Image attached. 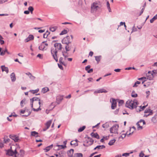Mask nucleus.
<instances>
[{
    "label": "nucleus",
    "instance_id": "f257e3e1",
    "mask_svg": "<svg viewBox=\"0 0 157 157\" xmlns=\"http://www.w3.org/2000/svg\"><path fill=\"white\" fill-rule=\"evenodd\" d=\"M54 46L55 48H51V53L52 56L56 62L58 61L57 57V53L58 50H61L62 48V46L61 43H56L54 44Z\"/></svg>",
    "mask_w": 157,
    "mask_h": 157
},
{
    "label": "nucleus",
    "instance_id": "f03ea898",
    "mask_svg": "<svg viewBox=\"0 0 157 157\" xmlns=\"http://www.w3.org/2000/svg\"><path fill=\"white\" fill-rule=\"evenodd\" d=\"M138 104V102L136 100H135L132 101L129 99L126 101V106L130 109H132L136 108Z\"/></svg>",
    "mask_w": 157,
    "mask_h": 157
},
{
    "label": "nucleus",
    "instance_id": "7ed1b4c3",
    "mask_svg": "<svg viewBox=\"0 0 157 157\" xmlns=\"http://www.w3.org/2000/svg\"><path fill=\"white\" fill-rule=\"evenodd\" d=\"M99 5V3L97 2H95L92 3L91 7V12H94L99 9L100 8Z\"/></svg>",
    "mask_w": 157,
    "mask_h": 157
},
{
    "label": "nucleus",
    "instance_id": "20e7f679",
    "mask_svg": "<svg viewBox=\"0 0 157 157\" xmlns=\"http://www.w3.org/2000/svg\"><path fill=\"white\" fill-rule=\"evenodd\" d=\"M119 126L118 125H114L110 129L111 133H117L118 132Z\"/></svg>",
    "mask_w": 157,
    "mask_h": 157
},
{
    "label": "nucleus",
    "instance_id": "39448f33",
    "mask_svg": "<svg viewBox=\"0 0 157 157\" xmlns=\"http://www.w3.org/2000/svg\"><path fill=\"white\" fill-rule=\"evenodd\" d=\"M45 42V41L43 42L40 46H39V50L44 51L46 50L47 49V47L48 46V44L47 43L44 44Z\"/></svg>",
    "mask_w": 157,
    "mask_h": 157
},
{
    "label": "nucleus",
    "instance_id": "423d86ee",
    "mask_svg": "<svg viewBox=\"0 0 157 157\" xmlns=\"http://www.w3.org/2000/svg\"><path fill=\"white\" fill-rule=\"evenodd\" d=\"M94 141V140L92 139L86 140L85 142V143L83 144V145L86 147H88L92 144Z\"/></svg>",
    "mask_w": 157,
    "mask_h": 157
},
{
    "label": "nucleus",
    "instance_id": "0eeeda50",
    "mask_svg": "<svg viewBox=\"0 0 157 157\" xmlns=\"http://www.w3.org/2000/svg\"><path fill=\"white\" fill-rule=\"evenodd\" d=\"M142 123V125L145 124V122L144 120H141L139 122L136 123V125L138 129H142L143 127L142 126L140 125V123Z\"/></svg>",
    "mask_w": 157,
    "mask_h": 157
},
{
    "label": "nucleus",
    "instance_id": "6e6552de",
    "mask_svg": "<svg viewBox=\"0 0 157 157\" xmlns=\"http://www.w3.org/2000/svg\"><path fill=\"white\" fill-rule=\"evenodd\" d=\"M70 37L69 36H67L66 37H64L62 40V42L63 44H69L71 43L69 40Z\"/></svg>",
    "mask_w": 157,
    "mask_h": 157
},
{
    "label": "nucleus",
    "instance_id": "1a4fd4ad",
    "mask_svg": "<svg viewBox=\"0 0 157 157\" xmlns=\"http://www.w3.org/2000/svg\"><path fill=\"white\" fill-rule=\"evenodd\" d=\"M15 153L17 154V152L16 149L14 151L9 149L7 150L6 152V155L10 156H13Z\"/></svg>",
    "mask_w": 157,
    "mask_h": 157
},
{
    "label": "nucleus",
    "instance_id": "9d476101",
    "mask_svg": "<svg viewBox=\"0 0 157 157\" xmlns=\"http://www.w3.org/2000/svg\"><path fill=\"white\" fill-rule=\"evenodd\" d=\"M63 96L58 95L56 97V102L58 104H59L63 99Z\"/></svg>",
    "mask_w": 157,
    "mask_h": 157
},
{
    "label": "nucleus",
    "instance_id": "9b49d317",
    "mask_svg": "<svg viewBox=\"0 0 157 157\" xmlns=\"http://www.w3.org/2000/svg\"><path fill=\"white\" fill-rule=\"evenodd\" d=\"M111 100H112V101L111 102L112 103L111 108L113 109H114L116 107L117 102L116 100L113 98H111L110 100L111 101Z\"/></svg>",
    "mask_w": 157,
    "mask_h": 157
},
{
    "label": "nucleus",
    "instance_id": "f8f14e48",
    "mask_svg": "<svg viewBox=\"0 0 157 157\" xmlns=\"http://www.w3.org/2000/svg\"><path fill=\"white\" fill-rule=\"evenodd\" d=\"M52 123V120H50L48 121L45 124L46 127L43 128V131H45L50 127Z\"/></svg>",
    "mask_w": 157,
    "mask_h": 157
},
{
    "label": "nucleus",
    "instance_id": "ddd939ff",
    "mask_svg": "<svg viewBox=\"0 0 157 157\" xmlns=\"http://www.w3.org/2000/svg\"><path fill=\"white\" fill-rule=\"evenodd\" d=\"M10 137L15 142H17L19 140L18 137L15 135H10Z\"/></svg>",
    "mask_w": 157,
    "mask_h": 157
},
{
    "label": "nucleus",
    "instance_id": "4468645a",
    "mask_svg": "<svg viewBox=\"0 0 157 157\" xmlns=\"http://www.w3.org/2000/svg\"><path fill=\"white\" fill-rule=\"evenodd\" d=\"M107 92V91H106L105 89L103 88L101 89L98 90L96 91H95L94 92V94H97V93H106Z\"/></svg>",
    "mask_w": 157,
    "mask_h": 157
},
{
    "label": "nucleus",
    "instance_id": "2eb2a0df",
    "mask_svg": "<svg viewBox=\"0 0 157 157\" xmlns=\"http://www.w3.org/2000/svg\"><path fill=\"white\" fill-rule=\"evenodd\" d=\"M40 99L36 97H34L32 99H30V102H31V108H33V102L34 101H40Z\"/></svg>",
    "mask_w": 157,
    "mask_h": 157
},
{
    "label": "nucleus",
    "instance_id": "dca6fc26",
    "mask_svg": "<svg viewBox=\"0 0 157 157\" xmlns=\"http://www.w3.org/2000/svg\"><path fill=\"white\" fill-rule=\"evenodd\" d=\"M34 39V36L32 35H29L25 40V42H27L29 41L33 40Z\"/></svg>",
    "mask_w": 157,
    "mask_h": 157
},
{
    "label": "nucleus",
    "instance_id": "f3484780",
    "mask_svg": "<svg viewBox=\"0 0 157 157\" xmlns=\"http://www.w3.org/2000/svg\"><path fill=\"white\" fill-rule=\"evenodd\" d=\"M74 152V150L73 149H71L69 151H68L67 152L68 156L69 157H72Z\"/></svg>",
    "mask_w": 157,
    "mask_h": 157
},
{
    "label": "nucleus",
    "instance_id": "a211bd4d",
    "mask_svg": "<svg viewBox=\"0 0 157 157\" xmlns=\"http://www.w3.org/2000/svg\"><path fill=\"white\" fill-rule=\"evenodd\" d=\"M10 76L12 82H14L15 81L16 78L14 73H12L10 75Z\"/></svg>",
    "mask_w": 157,
    "mask_h": 157
},
{
    "label": "nucleus",
    "instance_id": "6ab92c4d",
    "mask_svg": "<svg viewBox=\"0 0 157 157\" xmlns=\"http://www.w3.org/2000/svg\"><path fill=\"white\" fill-rule=\"evenodd\" d=\"M145 113H149V114L147 115V116H148L150 115H151L153 113V111L152 110H151L150 109H146L144 111Z\"/></svg>",
    "mask_w": 157,
    "mask_h": 157
},
{
    "label": "nucleus",
    "instance_id": "aec40b11",
    "mask_svg": "<svg viewBox=\"0 0 157 157\" xmlns=\"http://www.w3.org/2000/svg\"><path fill=\"white\" fill-rule=\"evenodd\" d=\"M2 71H5L7 73H8L9 72L8 68L7 67H6L5 66H2L1 67Z\"/></svg>",
    "mask_w": 157,
    "mask_h": 157
},
{
    "label": "nucleus",
    "instance_id": "412c9836",
    "mask_svg": "<svg viewBox=\"0 0 157 157\" xmlns=\"http://www.w3.org/2000/svg\"><path fill=\"white\" fill-rule=\"evenodd\" d=\"M53 147V144L51 145L50 146H47L44 149V151L45 152H47L49 151L51 149H52Z\"/></svg>",
    "mask_w": 157,
    "mask_h": 157
},
{
    "label": "nucleus",
    "instance_id": "4be33fe9",
    "mask_svg": "<svg viewBox=\"0 0 157 157\" xmlns=\"http://www.w3.org/2000/svg\"><path fill=\"white\" fill-rule=\"evenodd\" d=\"M91 135L93 137H94L98 139L99 138V136L97 133H94L92 132L91 134Z\"/></svg>",
    "mask_w": 157,
    "mask_h": 157
},
{
    "label": "nucleus",
    "instance_id": "5701e85b",
    "mask_svg": "<svg viewBox=\"0 0 157 157\" xmlns=\"http://www.w3.org/2000/svg\"><path fill=\"white\" fill-rule=\"evenodd\" d=\"M2 50V48H0V55L1 56H4L5 55V53L7 52V48H6L4 50L2 51V52L1 51Z\"/></svg>",
    "mask_w": 157,
    "mask_h": 157
},
{
    "label": "nucleus",
    "instance_id": "b1692460",
    "mask_svg": "<svg viewBox=\"0 0 157 157\" xmlns=\"http://www.w3.org/2000/svg\"><path fill=\"white\" fill-rule=\"evenodd\" d=\"M49 91V88L48 87H46L42 88L41 91L43 93H45Z\"/></svg>",
    "mask_w": 157,
    "mask_h": 157
},
{
    "label": "nucleus",
    "instance_id": "393cba45",
    "mask_svg": "<svg viewBox=\"0 0 157 157\" xmlns=\"http://www.w3.org/2000/svg\"><path fill=\"white\" fill-rule=\"evenodd\" d=\"M151 121L154 123H156L157 122V117L155 116L152 117Z\"/></svg>",
    "mask_w": 157,
    "mask_h": 157
},
{
    "label": "nucleus",
    "instance_id": "a878e982",
    "mask_svg": "<svg viewBox=\"0 0 157 157\" xmlns=\"http://www.w3.org/2000/svg\"><path fill=\"white\" fill-rule=\"evenodd\" d=\"M63 58L62 57H60L59 59V62L60 64L63 65L64 66H66V65L64 62L63 61Z\"/></svg>",
    "mask_w": 157,
    "mask_h": 157
},
{
    "label": "nucleus",
    "instance_id": "bb28decb",
    "mask_svg": "<svg viewBox=\"0 0 157 157\" xmlns=\"http://www.w3.org/2000/svg\"><path fill=\"white\" fill-rule=\"evenodd\" d=\"M105 147V146L104 145H98L96 146L97 150L101 149Z\"/></svg>",
    "mask_w": 157,
    "mask_h": 157
},
{
    "label": "nucleus",
    "instance_id": "cd10ccee",
    "mask_svg": "<svg viewBox=\"0 0 157 157\" xmlns=\"http://www.w3.org/2000/svg\"><path fill=\"white\" fill-rule=\"evenodd\" d=\"M75 157H83V155L81 153H76L74 154Z\"/></svg>",
    "mask_w": 157,
    "mask_h": 157
},
{
    "label": "nucleus",
    "instance_id": "c85d7f7f",
    "mask_svg": "<svg viewBox=\"0 0 157 157\" xmlns=\"http://www.w3.org/2000/svg\"><path fill=\"white\" fill-rule=\"evenodd\" d=\"M57 26L51 27L50 28V30L52 32H54L57 29Z\"/></svg>",
    "mask_w": 157,
    "mask_h": 157
},
{
    "label": "nucleus",
    "instance_id": "c756f323",
    "mask_svg": "<svg viewBox=\"0 0 157 157\" xmlns=\"http://www.w3.org/2000/svg\"><path fill=\"white\" fill-rule=\"evenodd\" d=\"M38 134V133L36 131H33L31 132V135L33 136L37 137L38 136L37 135Z\"/></svg>",
    "mask_w": 157,
    "mask_h": 157
},
{
    "label": "nucleus",
    "instance_id": "7c9ffc66",
    "mask_svg": "<svg viewBox=\"0 0 157 157\" xmlns=\"http://www.w3.org/2000/svg\"><path fill=\"white\" fill-rule=\"evenodd\" d=\"M50 33V32L48 31H46V33L44 34L43 37L44 38H47Z\"/></svg>",
    "mask_w": 157,
    "mask_h": 157
},
{
    "label": "nucleus",
    "instance_id": "2f4dec72",
    "mask_svg": "<svg viewBox=\"0 0 157 157\" xmlns=\"http://www.w3.org/2000/svg\"><path fill=\"white\" fill-rule=\"evenodd\" d=\"M115 141L116 140L115 139L111 140L109 143L108 144L109 145L111 146L115 142Z\"/></svg>",
    "mask_w": 157,
    "mask_h": 157
},
{
    "label": "nucleus",
    "instance_id": "473e14b6",
    "mask_svg": "<svg viewBox=\"0 0 157 157\" xmlns=\"http://www.w3.org/2000/svg\"><path fill=\"white\" fill-rule=\"evenodd\" d=\"M101 56H95V60L97 61L98 63L100 60Z\"/></svg>",
    "mask_w": 157,
    "mask_h": 157
},
{
    "label": "nucleus",
    "instance_id": "72a5a7b5",
    "mask_svg": "<svg viewBox=\"0 0 157 157\" xmlns=\"http://www.w3.org/2000/svg\"><path fill=\"white\" fill-rule=\"evenodd\" d=\"M39 89H37L35 90H31L29 91L30 92H31L33 94H35L37 93L39 91Z\"/></svg>",
    "mask_w": 157,
    "mask_h": 157
},
{
    "label": "nucleus",
    "instance_id": "f704fd0d",
    "mask_svg": "<svg viewBox=\"0 0 157 157\" xmlns=\"http://www.w3.org/2000/svg\"><path fill=\"white\" fill-rule=\"evenodd\" d=\"M109 12H111V10L110 6V4L108 1H107L106 3Z\"/></svg>",
    "mask_w": 157,
    "mask_h": 157
},
{
    "label": "nucleus",
    "instance_id": "c9c22d12",
    "mask_svg": "<svg viewBox=\"0 0 157 157\" xmlns=\"http://www.w3.org/2000/svg\"><path fill=\"white\" fill-rule=\"evenodd\" d=\"M86 128L85 126H83L82 127H80L78 130V131L79 132L82 131Z\"/></svg>",
    "mask_w": 157,
    "mask_h": 157
},
{
    "label": "nucleus",
    "instance_id": "e433bc0d",
    "mask_svg": "<svg viewBox=\"0 0 157 157\" xmlns=\"http://www.w3.org/2000/svg\"><path fill=\"white\" fill-rule=\"evenodd\" d=\"M70 144L71 145H74L75 146H77L78 145V143L76 142H75V141L74 140L72 141L71 142Z\"/></svg>",
    "mask_w": 157,
    "mask_h": 157
},
{
    "label": "nucleus",
    "instance_id": "4c0bfd02",
    "mask_svg": "<svg viewBox=\"0 0 157 157\" xmlns=\"http://www.w3.org/2000/svg\"><path fill=\"white\" fill-rule=\"evenodd\" d=\"M132 96L133 98H136L137 96V94L135 93V91H133L132 93Z\"/></svg>",
    "mask_w": 157,
    "mask_h": 157
},
{
    "label": "nucleus",
    "instance_id": "58836bf2",
    "mask_svg": "<svg viewBox=\"0 0 157 157\" xmlns=\"http://www.w3.org/2000/svg\"><path fill=\"white\" fill-rule=\"evenodd\" d=\"M67 33V31L65 29H64L59 34L60 35H63V34H66Z\"/></svg>",
    "mask_w": 157,
    "mask_h": 157
},
{
    "label": "nucleus",
    "instance_id": "ea45409f",
    "mask_svg": "<svg viewBox=\"0 0 157 157\" xmlns=\"http://www.w3.org/2000/svg\"><path fill=\"white\" fill-rule=\"evenodd\" d=\"M69 44H66V45L65 46V48L66 52H68L70 50V48L69 47Z\"/></svg>",
    "mask_w": 157,
    "mask_h": 157
},
{
    "label": "nucleus",
    "instance_id": "a19ab883",
    "mask_svg": "<svg viewBox=\"0 0 157 157\" xmlns=\"http://www.w3.org/2000/svg\"><path fill=\"white\" fill-rule=\"evenodd\" d=\"M124 103V101L123 100H120L118 101V105L120 106Z\"/></svg>",
    "mask_w": 157,
    "mask_h": 157
},
{
    "label": "nucleus",
    "instance_id": "79ce46f5",
    "mask_svg": "<svg viewBox=\"0 0 157 157\" xmlns=\"http://www.w3.org/2000/svg\"><path fill=\"white\" fill-rule=\"evenodd\" d=\"M40 106H39V107L38 108L35 109V108H34L33 107V108H32V110L34 111L37 112L39 111V110H41V109H40Z\"/></svg>",
    "mask_w": 157,
    "mask_h": 157
},
{
    "label": "nucleus",
    "instance_id": "37998d69",
    "mask_svg": "<svg viewBox=\"0 0 157 157\" xmlns=\"http://www.w3.org/2000/svg\"><path fill=\"white\" fill-rule=\"evenodd\" d=\"M34 9L32 6H30L28 8V10L30 11L31 13H32L33 11V10Z\"/></svg>",
    "mask_w": 157,
    "mask_h": 157
},
{
    "label": "nucleus",
    "instance_id": "c03bdc74",
    "mask_svg": "<svg viewBox=\"0 0 157 157\" xmlns=\"http://www.w3.org/2000/svg\"><path fill=\"white\" fill-rule=\"evenodd\" d=\"M25 99H24L21 100V105L22 107L23 106V104L24 103L25 101Z\"/></svg>",
    "mask_w": 157,
    "mask_h": 157
},
{
    "label": "nucleus",
    "instance_id": "a18cd8bd",
    "mask_svg": "<svg viewBox=\"0 0 157 157\" xmlns=\"http://www.w3.org/2000/svg\"><path fill=\"white\" fill-rule=\"evenodd\" d=\"M57 146L59 147L60 148H62V149H63V148L66 147V146H64L63 145H57Z\"/></svg>",
    "mask_w": 157,
    "mask_h": 157
},
{
    "label": "nucleus",
    "instance_id": "49530a36",
    "mask_svg": "<svg viewBox=\"0 0 157 157\" xmlns=\"http://www.w3.org/2000/svg\"><path fill=\"white\" fill-rule=\"evenodd\" d=\"M140 83V82L137 81H136L134 84V85L133 86V87H136L137 86V85H136V84H139Z\"/></svg>",
    "mask_w": 157,
    "mask_h": 157
},
{
    "label": "nucleus",
    "instance_id": "de8ad7c7",
    "mask_svg": "<svg viewBox=\"0 0 157 157\" xmlns=\"http://www.w3.org/2000/svg\"><path fill=\"white\" fill-rule=\"evenodd\" d=\"M29 78L32 80H34L36 78L35 77L33 76L32 74L30 76H29Z\"/></svg>",
    "mask_w": 157,
    "mask_h": 157
},
{
    "label": "nucleus",
    "instance_id": "09e8293b",
    "mask_svg": "<svg viewBox=\"0 0 157 157\" xmlns=\"http://www.w3.org/2000/svg\"><path fill=\"white\" fill-rule=\"evenodd\" d=\"M90 66L88 65L85 67V70L86 71H87V72H88V71L89 70V69L90 68Z\"/></svg>",
    "mask_w": 157,
    "mask_h": 157
},
{
    "label": "nucleus",
    "instance_id": "8fccbe9b",
    "mask_svg": "<svg viewBox=\"0 0 157 157\" xmlns=\"http://www.w3.org/2000/svg\"><path fill=\"white\" fill-rule=\"evenodd\" d=\"M58 66L59 68L62 70H63V68L62 66V64L59 63H58Z\"/></svg>",
    "mask_w": 157,
    "mask_h": 157
},
{
    "label": "nucleus",
    "instance_id": "3c124183",
    "mask_svg": "<svg viewBox=\"0 0 157 157\" xmlns=\"http://www.w3.org/2000/svg\"><path fill=\"white\" fill-rule=\"evenodd\" d=\"M146 78L145 77H143L138 78L139 80H142L145 81L146 80Z\"/></svg>",
    "mask_w": 157,
    "mask_h": 157
},
{
    "label": "nucleus",
    "instance_id": "603ef678",
    "mask_svg": "<svg viewBox=\"0 0 157 157\" xmlns=\"http://www.w3.org/2000/svg\"><path fill=\"white\" fill-rule=\"evenodd\" d=\"M130 154L129 153H124L122 154V156L125 157H127L129 156Z\"/></svg>",
    "mask_w": 157,
    "mask_h": 157
},
{
    "label": "nucleus",
    "instance_id": "864d4df0",
    "mask_svg": "<svg viewBox=\"0 0 157 157\" xmlns=\"http://www.w3.org/2000/svg\"><path fill=\"white\" fill-rule=\"evenodd\" d=\"M137 30V29L134 26H133L132 27V32L136 31Z\"/></svg>",
    "mask_w": 157,
    "mask_h": 157
},
{
    "label": "nucleus",
    "instance_id": "5fc2aeb1",
    "mask_svg": "<svg viewBox=\"0 0 157 157\" xmlns=\"http://www.w3.org/2000/svg\"><path fill=\"white\" fill-rule=\"evenodd\" d=\"M8 0H0V4L7 2Z\"/></svg>",
    "mask_w": 157,
    "mask_h": 157
},
{
    "label": "nucleus",
    "instance_id": "6e6d98bb",
    "mask_svg": "<svg viewBox=\"0 0 157 157\" xmlns=\"http://www.w3.org/2000/svg\"><path fill=\"white\" fill-rule=\"evenodd\" d=\"M28 110H21L20 111V112L22 114H24V113L26 111L28 112Z\"/></svg>",
    "mask_w": 157,
    "mask_h": 157
},
{
    "label": "nucleus",
    "instance_id": "4d7b16f0",
    "mask_svg": "<svg viewBox=\"0 0 157 157\" xmlns=\"http://www.w3.org/2000/svg\"><path fill=\"white\" fill-rule=\"evenodd\" d=\"M37 57H39L40 59H42L43 58V56L41 54H39L37 56Z\"/></svg>",
    "mask_w": 157,
    "mask_h": 157
},
{
    "label": "nucleus",
    "instance_id": "13d9d810",
    "mask_svg": "<svg viewBox=\"0 0 157 157\" xmlns=\"http://www.w3.org/2000/svg\"><path fill=\"white\" fill-rule=\"evenodd\" d=\"M10 140L9 139H4V141L5 143H6L8 142Z\"/></svg>",
    "mask_w": 157,
    "mask_h": 157
},
{
    "label": "nucleus",
    "instance_id": "bf43d9fd",
    "mask_svg": "<svg viewBox=\"0 0 157 157\" xmlns=\"http://www.w3.org/2000/svg\"><path fill=\"white\" fill-rule=\"evenodd\" d=\"M100 123H98V124H97L95 126H93L92 128H98V125L100 124Z\"/></svg>",
    "mask_w": 157,
    "mask_h": 157
},
{
    "label": "nucleus",
    "instance_id": "052dcab7",
    "mask_svg": "<svg viewBox=\"0 0 157 157\" xmlns=\"http://www.w3.org/2000/svg\"><path fill=\"white\" fill-rule=\"evenodd\" d=\"M62 53H63V56L65 58H65L68 56L67 54H64L63 52H62Z\"/></svg>",
    "mask_w": 157,
    "mask_h": 157
},
{
    "label": "nucleus",
    "instance_id": "680f3d73",
    "mask_svg": "<svg viewBox=\"0 0 157 157\" xmlns=\"http://www.w3.org/2000/svg\"><path fill=\"white\" fill-rule=\"evenodd\" d=\"M144 8H143L141 10V11L140 13V15H141L143 13L144 10Z\"/></svg>",
    "mask_w": 157,
    "mask_h": 157
},
{
    "label": "nucleus",
    "instance_id": "e2e57ef3",
    "mask_svg": "<svg viewBox=\"0 0 157 157\" xmlns=\"http://www.w3.org/2000/svg\"><path fill=\"white\" fill-rule=\"evenodd\" d=\"M139 156L140 157H143L144 155V154L143 152H141L139 154Z\"/></svg>",
    "mask_w": 157,
    "mask_h": 157
},
{
    "label": "nucleus",
    "instance_id": "0e129e2a",
    "mask_svg": "<svg viewBox=\"0 0 157 157\" xmlns=\"http://www.w3.org/2000/svg\"><path fill=\"white\" fill-rule=\"evenodd\" d=\"M2 39H0V43L1 44H3L4 43V41Z\"/></svg>",
    "mask_w": 157,
    "mask_h": 157
},
{
    "label": "nucleus",
    "instance_id": "69168bd1",
    "mask_svg": "<svg viewBox=\"0 0 157 157\" xmlns=\"http://www.w3.org/2000/svg\"><path fill=\"white\" fill-rule=\"evenodd\" d=\"M93 71V69L92 68L90 69L87 72L88 73H90L92 72Z\"/></svg>",
    "mask_w": 157,
    "mask_h": 157
},
{
    "label": "nucleus",
    "instance_id": "338daca9",
    "mask_svg": "<svg viewBox=\"0 0 157 157\" xmlns=\"http://www.w3.org/2000/svg\"><path fill=\"white\" fill-rule=\"evenodd\" d=\"M93 54H94L93 52L92 51H91L89 52V56H93Z\"/></svg>",
    "mask_w": 157,
    "mask_h": 157
},
{
    "label": "nucleus",
    "instance_id": "774afa93",
    "mask_svg": "<svg viewBox=\"0 0 157 157\" xmlns=\"http://www.w3.org/2000/svg\"><path fill=\"white\" fill-rule=\"evenodd\" d=\"M29 13V12L28 10H25L24 12V13L25 14H28Z\"/></svg>",
    "mask_w": 157,
    "mask_h": 157
}]
</instances>
